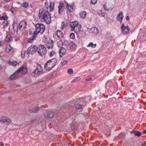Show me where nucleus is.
I'll list each match as a JSON object with an SVG mask.
<instances>
[{"instance_id": "33", "label": "nucleus", "mask_w": 146, "mask_h": 146, "mask_svg": "<svg viewBox=\"0 0 146 146\" xmlns=\"http://www.w3.org/2000/svg\"><path fill=\"white\" fill-rule=\"evenodd\" d=\"M96 44H93V43L92 42H90L88 45V46L90 47L91 46L92 48H94L96 47Z\"/></svg>"}, {"instance_id": "49", "label": "nucleus", "mask_w": 146, "mask_h": 146, "mask_svg": "<svg viewBox=\"0 0 146 146\" xmlns=\"http://www.w3.org/2000/svg\"><path fill=\"white\" fill-rule=\"evenodd\" d=\"M142 146H146V141L142 144Z\"/></svg>"}, {"instance_id": "26", "label": "nucleus", "mask_w": 146, "mask_h": 146, "mask_svg": "<svg viewBox=\"0 0 146 146\" xmlns=\"http://www.w3.org/2000/svg\"><path fill=\"white\" fill-rule=\"evenodd\" d=\"M12 39V38L10 35H7L6 37L5 40L6 42H9Z\"/></svg>"}, {"instance_id": "51", "label": "nucleus", "mask_w": 146, "mask_h": 146, "mask_svg": "<svg viewBox=\"0 0 146 146\" xmlns=\"http://www.w3.org/2000/svg\"><path fill=\"white\" fill-rule=\"evenodd\" d=\"M0 145H1V146H4L3 143L2 142L0 143Z\"/></svg>"}, {"instance_id": "21", "label": "nucleus", "mask_w": 146, "mask_h": 146, "mask_svg": "<svg viewBox=\"0 0 146 146\" xmlns=\"http://www.w3.org/2000/svg\"><path fill=\"white\" fill-rule=\"evenodd\" d=\"M21 56L23 58H28L29 56L27 52L25 50H23L22 51Z\"/></svg>"}, {"instance_id": "19", "label": "nucleus", "mask_w": 146, "mask_h": 146, "mask_svg": "<svg viewBox=\"0 0 146 146\" xmlns=\"http://www.w3.org/2000/svg\"><path fill=\"white\" fill-rule=\"evenodd\" d=\"M66 52V50L63 47H62L60 49L59 51L60 57L62 58L63 55H64Z\"/></svg>"}, {"instance_id": "44", "label": "nucleus", "mask_w": 146, "mask_h": 146, "mask_svg": "<svg viewBox=\"0 0 146 146\" xmlns=\"http://www.w3.org/2000/svg\"><path fill=\"white\" fill-rule=\"evenodd\" d=\"M11 11L12 12V13H13V14L15 13L14 12V9L13 8H11Z\"/></svg>"}, {"instance_id": "38", "label": "nucleus", "mask_w": 146, "mask_h": 146, "mask_svg": "<svg viewBox=\"0 0 146 146\" xmlns=\"http://www.w3.org/2000/svg\"><path fill=\"white\" fill-rule=\"evenodd\" d=\"M68 62L67 60H65L63 61V62H61V65L63 66L64 65L66 64Z\"/></svg>"}, {"instance_id": "15", "label": "nucleus", "mask_w": 146, "mask_h": 146, "mask_svg": "<svg viewBox=\"0 0 146 146\" xmlns=\"http://www.w3.org/2000/svg\"><path fill=\"white\" fill-rule=\"evenodd\" d=\"M19 76V74L16 71L10 76L9 78L10 80H13L18 78Z\"/></svg>"}, {"instance_id": "1", "label": "nucleus", "mask_w": 146, "mask_h": 146, "mask_svg": "<svg viewBox=\"0 0 146 146\" xmlns=\"http://www.w3.org/2000/svg\"><path fill=\"white\" fill-rule=\"evenodd\" d=\"M39 16L40 19L44 20L48 24H50L51 22V16L47 11L40 9L39 11Z\"/></svg>"}, {"instance_id": "61", "label": "nucleus", "mask_w": 146, "mask_h": 146, "mask_svg": "<svg viewBox=\"0 0 146 146\" xmlns=\"http://www.w3.org/2000/svg\"><path fill=\"white\" fill-rule=\"evenodd\" d=\"M99 12H101H101H102V11H99Z\"/></svg>"}, {"instance_id": "31", "label": "nucleus", "mask_w": 146, "mask_h": 146, "mask_svg": "<svg viewBox=\"0 0 146 146\" xmlns=\"http://www.w3.org/2000/svg\"><path fill=\"white\" fill-rule=\"evenodd\" d=\"M48 39L47 38L46 36H44L42 38V41L45 43L48 41Z\"/></svg>"}, {"instance_id": "18", "label": "nucleus", "mask_w": 146, "mask_h": 146, "mask_svg": "<svg viewBox=\"0 0 146 146\" xmlns=\"http://www.w3.org/2000/svg\"><path fill=\"white\" fill-rule=\"evenodd\" d=\"M26 23L24 21H21L19 23V28L21 30H23L26 26Z\"/></svg>"}, {"instance_id": "45", "label": "nucleus", "mask_w": 146, "mask_h": 146, "mask_svg": "<svg viewBox=\"0 0 146 146\" xmlns=\"http://www.w3.org/2000/svg\"><path fill=\"white\" fill-rule=\"evenodd\" d=\"M45 6L47 9H48V3L46 2L45 3Z\"/></svg>"}, {"instance_id": "25", "label": "nucleus", "mask_w": 146, "mask_h": 146, "mask_svg": "<svg viewBox=\"0 0 146 146\" xmlns=\"http://www.w3.org/2000/svg\"><path fill=\"white\" fill-rule=\"evenodd\" d=\"M56 34L57 35L58 37V36L59 38H61L62 37L63 34L59 30H57L56 31Z\"/></svg>"}, {"instance_id": "30", "label": "nucleus", "mask_w": 146, "mask_h": 146, "mask_svg": "<svg viewBox=\"0 0 146 146\" xmlns=\"http://www.w3.org/2000/svg\"><path fill=\"white\" fill-rule=\"evenodd\" d=\"M70 47V48H72L75 46V44L72 41H71L69 43Z\"/></svg>"}, {"instance_id": "10", "label": "nucleus", "mask_w": 146, "mask_h": 146, "mask_svg": "<svg viewBox=\"0 0 146 146\" xmlns=\"http://www.w3.org/2000/svg\"><path fill=\"white\" fill-rule=\"evenodd\" d=\"M18 73L19 74H24L26 73L27 72V69L26 67L25 66H22L20 69H18L17 71Z\"/></svg>"}, {"instance_id": "17", "label": "nucleus", "mask_w": 146, "mask_h": 146, "mask_svg": "<svg viewBox=\"0 0 146 146\" xmlns=\"http://www.w3.org/2000/svg\"><path fill=\"white\" fill-rule=\"evenodd\" d=\"M46 46L48 48H52L53 46V42L52 40L50 38H49L48 41L45 43Z\"/></svg>"}, {"instance_id": "52", "label": "nucleus", "mask_w": 146, "mask_h": 146, "mask_svg": "<svg viewBox=\"0 0 146 146\" xmlns=\"http://www.w3.org/2000/svg\"><path fill=\"white\" fill-rule=\"evenodd\" d=\"M79 78V77H78V78H76V80H73L72 81V82H73V81H75V80H77V79H78V78Z\"/></svg>"}, {"instance_id": "6", "label": "nucleus", "mask_w": 146, "mask_h": 146, "mask_svg": "<svg viewBox=\"0 0 146 146\" xmlns=\"http://www.w3.org/2000/svg\"><path fill=\"white\" fill-rule=\"evenodd\" d=\"M29 32L30 35H34L32 36V38L28 40V42H31L36 37V35L38 33L36 29H35L33 28L31 29L29 31Z\"/></svg>"}, {"instance_id": "43", "label": "nucleus", "mask_w": 146, "mask_h": 146, "mask_svg": "<svg viewBox=\"0 0 146 146\" xmlns=\"http://www.w3.org/2000/svg\"><path fill=\"white\" fill-rule=\"evenodd\" d=\"M104 7L105 10H108V9H107L106 5L104 4Z\"/></svg>"}, {"instance_id": "7", "label": "nucleus", "mask_w": 146, "mask_h": 146, "mask_svg": "<svg viewBox=\"0 0 146 146\" xmlns=\"http://www.w3.org/2000/svg\"><path fill=\"white\" fill-rule=\"evenodd\" d=\"M80 99H77V103L75 104V107L77 109H80L82 108L84 106V102L83 101H81Z\"/></svg>"}, {"instance_id": "12", "label": "nucleus", "mask_w": 146, "mask_h": 146, "mask_svg": "<svg viewBox=\"0 0 146 146\" xmlns=\"http://www.w3.org/2000/svg\"><path fill=\"white\" fill-rule=\"evenodd\" d=\"M44 115L45 117L52 118L54 116V113L52 111H47L45 112Z\"/></svg>"}, {"instance_id": "50", "label": "nucleus", "mask_w": 146, "mask_h": 146, "mask_svg": "<svg viewBox=\"0 0 146 146\" xmlns=\"http://www.w3.org/2000/svg\"><path fill=\"white\" fill-rule=\"evenodd\" d=\"M7 23V22L4 21V22H3V25L4 26H5L6 25Z\"/></svg>"}, {"instance_id": "60", "label": "nucleus", "mask_w": 146, "mask_h": 146, "mask_svg": "<svg viewBox=\"0 0 146 146\" xmlns=\"http://www.w3.org/2000/svg\"><path fill=\"white\" fill-rule=\"evenodd\" d=\"M114 7V6H113V8L111 9H112Z\"/></svg>"}, {"instance_id": "5", "label": "nucleus", "mask_w": 146, "mask_h": 146, "mask_svg": "<svg viewBox=\"0 0 146 146\" xmlns=\"http://www.w3.org/2000/svg\"><path fill=\"white\" fill-rule=\"evenodd\" d=\"M38 52L39 54L42 56H44L46 54V48L43 45H40L37 48Z\"/></svg>"}, {"instance_id": "24", "label": "nucleus", "mask_w": 146, "mask_h": 146, "mask_svg": "<svg viewBox=\"0 0 146 146\" xmlns=\"http://www.w3.org/2000/svg\"><path fill=\"white\" fill-rule=\"evenodd\" d=\"M54 2H51L50 3L49 6L50 11H52L54 10Z\"/></svg>"}, {"instance_id": "16", "label": "nucleus", "mask_w": 146, "mask_h": 146, "mask_svg": "<svg viewBox=\"0 0 146 146\" xmlns=\"http://www.w3.org/2000/svg\"><path fill=\"white\" fill-rule=\"evenodd\" d=\"M0 122H7L8 123H11V120L7 117H2L0 118Z\"/></svg>"}, {"instance_id": "8", "label": "nucleus", "mask_w": 146, "mask_h": 146, "mask_svg": "<svg viewBox=\"0 0 146 146\" xmlns=\"http://www.w3.org/2000/svg\"><path fill=\"white\" fill-rule=\"evenodd\" d=\"M37 49L36 47L33 45H31L28 49L27 50L29 53L30 54H34Z\"/></svg>"}, {"instance_id": "34", "label": "nucleus", "mask_w": 146, "mask_h": 146, "mask_svg": "<svg viewBox=\"0 0 146 146\" xmlns=\"http://www.w3.org/2000/svg\"><path fill=\"white\" fill-rule=\"evenodd\" d=\"M6 49L7 51L9 52L11 49V46L9 45H7L6 48Z\"/></svg>"}, {"instance_id": "41", "label": "nucleus", "mask_w": 146, "mask_h": 146, "mask_svg": "<svg viewBox=\"0 0 146 146\" xmlns=\"http://www.w3.org/2000/svg\"><path fill=\"white\" fill-rule=\"evenodd\" d=\"M70 37L71 38L73 39L75 38V35L74 33H71L70 34Z\"/></svg>"}, {"instance_id": "28", "label": "nucleus", "mask_w": 146, "mask_h": 146, "mask_svg": "<svg viewBox=\"0 0 146 146\" xmlns=\"http://www.w3.org/2000/svg\"><path fill=\"white\" fill-rule=\"evenodd\" d=\"M132 132H133L134 134L137 136L138 137H140L141 136V133L138 131H132Z\"/></svg>"}, {"instance_id": "29", "label": "nucleus", "mask_w": 146, "mask_h": 146, "mask_svg": "<svg viewBox=\"0 0 146 146\" xmlns=\"http://www.w3.org/2000/svg\"><path fill=\"white\" fill-rule=\"evenodd\" d=\"M39 107H36L33 109V111H30V113H36L39 110Z\"/></svg>"}, {"instance_id": "36", "label": "nucleus", "mask_w": 146, "mask_h": 146, "mask_svg": "<svg viewBox=\"0 0 146 146\" xmlns=\"http://www.w3.org/2000/svg\"><path fill=\"white\" fill-rule=\"evenodd\" d=\"M29 4L27 2H23V7L25 8L27 7L28 6Z\"/></svg>"}, {"instance_id": "53", "label": "nucleus", "mask_w": 146, "mask_h": 146, "mask_svg": "<svg viewBox=\"0 0 146 146\" xmlns=\"http://www.w3.org/2000/svg\"><path fill=\"white\" fill-rule=\"evenodd\" d=\"M143 133L144 134L146 133V129L145 130L143 131Z\"/></svg>"}, {"instance_id": "14", "label": "nucleus", "mask_w": 146, "mask_h": 146, "mask_svg": "<svg viewBox=\"0 0 146 146\" xmlns=\"http://www.w3.org/2000/svg\"><path fill=\"white\" fill-rule=\"evenodd\" d=\"M74 3L72 2L71 4H67L66 6L68 11L69 12H71L74 10Z\"/></svg>"}, {"instance_id": "13", "label": "nucleus", "mask_w": 146, "mask_h": 146, "mask_svg": "<svg viewBox=\"0 0 146 146\" xmlns=\"http://www.w3.org/2000/svg\"><path fill=\"white\" fill-rule=\"evenodd\" d=\"M58 13L60 14H62L64 12V6L63 3H60L59 4L58 7Z\"/></svg>"}, {"instance_id": "35", "label": "nucleus", "mask_w": 146, "mask_h": 146, "mask_svg": "<svg viewBox=\"0 0 146 146\" xmlns=\"http://www.w3.org/2000/svg\"><path fill=\"white\" fill-rule=\"evenodd\" d=\"M53 37L56 40H59L61 38H59L58 36H58L56 34H54L53 35Z\"/></svg>"}, {"instance_id": "22", "label": "nucleus", "mask_w": 146, "mask_h": 146, "mask_svg": "<svg viewBox=\"0 0 146 146\" xmlns=\"http://www.w3.org/2000/svg\"><path fill=\"white\" fill-rule=\"evenodd\" d=\"M86 12L84 11H81L80 14V17L82 19L86 17Z\"/></svg>"}, {"instance_id": "39", "label": "nucleus", "mask_w": 146, "mask_h": 146, "mask_svg": "<svg viewBox=\"0 0 146 146\" xmlns=\"http://www.w3.org/2000/svg\"><path fill=\"white\" fill-rule=\"evenodd\" d=\"M68 73L69 74H72L73 73V70L72 69H70L68 70Z\"/></svg>"}, {"instance_id": "9", "label": "nucleus", "mask_w": 146, "mask_h": 146, "mask_svg": "<svg viewBox=\"0 0 146 146\" xmlns=\"http://www.w3.org/2000/svg\"><path fill=\"white\" fill-rule=\"evenodd\" d=\"M122 30V32L124 34H126L128 33L129 29L128 26H125L124 24L123 23L121 27Z\"/></svg>"}, {"instance_id": "4", "label": "nucleus", "mask_w": 146, "mask_h": 146, "mask_svg": "<svg viewBox=\"0 0 146 146\" xmlns=\"http://www.w3.org/2000/svg\"><path fill=\"white\" fill-rule=\"evenodd\" d=\"M35 27L37 33H40L41 34L44 31L45 29V26L42 24H36Z\"/></svg>"}, {"instance_id": "46", "label": "nucleus", "mask_w": 146, "mask_h": 146, "mask_svg": "<svg viewBox=\"0 0 146 146\" xmlns=\"http://www.w3.org/2000/svg\"><path fill=\"white\" fill-rule=\"evenodd\" d=\"M33 109H34V108H30L29 109V111L30 112V111H33Z\"/></svg>"}, {"instance_id": "55", "label": "nucleus", "mask_w": 146, "mask_h": 146, "mask_svg": "<svg viewBox=\"0 0 146 146\" xmlns=\"http://www.w3.org/2000/svg\"><path fill=\"white\" fill-rule=\"evenodd\" d=\"M102 16H104L105 15V13H103L102 14Z\"/></svg>"}, {"instance_id": "2", "label": "nucleus", "mask_w": 146, "mask_h": 146, "mask_svg": "<svg viewBox=\"0 0 146 146\" xmlns=\"http://www.w3.org/2000/svg\"><path fill=\"white\" fill-rule=\"evenodd\" d=\"M57 60L56 58L49 60L45 64L44 68L46 70H49L52 69L56 65Z\"/></svg>"}, {"instance_id": "23", "label": "nucleus", "mask_w": 146, "mask_h": 146, "mask_svg": "<svg viewBox=\"0 0 146 146\" xmlns=\"http://www.w3.org/2000/svg\"><path fill=\"white\" fill-rule=\"evenodd\" d=\"M91 30L92 32L95 34H97L99 32L98 29L96 27H92L91 29Z\"/></svg>"}, {"instance_id": "40", "label": "nucleus", "mask_w": 146, "mask_h": 146, "mask_svg": "<svg viewBox=\"0 0 146 146\" xmlns=\"http://www.w3.org/2000/svg\"><path fill=\"white\" fill-rule=\"evenodd\" d=\"M55 53V51H52L50 52L49 56H50V57H52L54 54Z\"/></svg>"}, {"instance_id": "57", "label": "nucleus", "mask_w": 146, "mask_h": 146, "mask_svg": "<svg viewBox=\"0 0 146 146\" xmlns=\"http://www.w3.org/2000/svg\"><path fill=\"white\" fill-rule=\"evenodd\" d=\"M2 44V42L1 41H0V46H1V44Z\"/></svg>"}, {"instance_id": "58", "label": "nucleus", "mask_w": 146, "mask_h": 146, "mask_svg": "<svg viewBox=\"0 0 146 146\" xmlns=\"http://www.w3.org/2000/svg\"><path fill=\"white\" fill-rule=\"evenodd\" d=\"M2 68V67H1V66L0 65V69H1Z\"/></svg>"}, {"instance_id": "59", "label": "nucleus", "mask_w": 146, "mask_h": 146, "mask_svg": "<svg viewBox=\"0 0 146 146\" xmlns=\"http://www.w3.org/2000/svg\"><path fill=\"white\" fill-rule=\"evenodd\" d=\"M71 128H72V129H74V127H72Z\"/></svg>"}, {"instance_id": "20", "label": "nucleus", "mask_w": 146, "mask_h": 146, "mask_svg": "<svg viewBox=\"0 0 146 146\" xmlns=\"http://www.w3.org/2000/svg\"><path fill=\"white\" fill-rule=\"evenodd\" d=\"M123 17V13L121 12L117 15V19L121 23L122 22Z\"/></svg>"}, {"instance_id": "3", "label": "nucleus", "mask_w": 146, "mask_h": 146, "mask_svg": "<svg viewBox=\"0 0 146 146\" xmlns=\"http://www.w3.org/2000/svg\"><path fill=\"white\" fill-rule=\"evenodd\" d=\"M70 26L72 31H74L76 33L79 32L81 29V28L78 26V23L77 21L71 22Z\"/></svg>"}, {"instance_id": "56", "label": "nucleus", "mask_w": 146, "mask_h": 146, "mask_svg": "<svg viewBox=\"0 0 146 146\" xmlns=\"http://www.w3.org/2000/svg\"><path fill=\"white\" fill-rule=\"evenodd\" d=\"M7 2H9L10 0H5Z\"/></svg>"}, {"instance_id": "27", "label": "nucleus", "mask_w": 146, "mask_h": 146, "mask_svg": "<svg viewBox=\"0 0 146 146\" xmlns=\"http://www.w3.org/2000/svg\"><path fill=\"white\" fill-rule=\"evenodd\" d=\"M8 62L10 65L13 66H15L17 64V62L16 61H9Z\"/></svg>"}, {"instance_id": "37", "label": "nucleus", "mask_w": 146, "mask_h": 146, "mask_svg": "<svg viewBox=\"0 0 146 146\" xmlns=\"http://www.w3.org/2000/svg\"><path fill=\"white\" fill-rule=\"evenodd\" d=\"M7 16H4L0 17L1 20L3 19L4 20H6L7 19Z\"/></svg>"}, {"instance_id": "48", "label": "nucleus", "mask_w": 146, "mask_h": 146, "mask_svg": "<svg viewBox=\"0 0 146 146\" xmlns=\"http://www.w3.org/2000/svg\"><path fill=\"white\" fill-rule=\"evenodd\" d=\"M92 79V78H89L88 79H86V81H89L90 80H91Z\"/></svg>"}, {"instance_id": "32", "label": "nucleus", "mask_w": 146, "mask_h": 146, "mask_svg": "<svg viewBox=\"0 0 146 146\" xmlns=\"http://www.w3.org/2000/svg\"><path fill=\"white\" fill-rule=\"evenodd\" d=\"M64 28H65V23L64 22H62L61 23V25L60 26V29L61 30H62Z\"/></svg>"}, {"instance_id": "54", "label": "nucleus", "mask_w": 146, "mask_h": 146, "mask_svg": "<svg viewBox=\"0 0 146 146\" xmlns=\"http://www.w3.org/2000/svg\"><path fill=\"white\" fill-rule=\"evenodd\" d=\"M129 17L128 16H127L126 18V19L127 20H129Z\"/></svg>"}, {"instance_id": "11", "label": "nucleus", "mask_w": 146, "mask_h": 146, "mask_svg": "<svg viewBox=\"0 0 146 146\" xmlns=\"http://www.w3.org/2000/svg\"><path fill=\"white\" fill-rule=\"evenodd\" d=\"M42 71V68L41 66L39 64H37L36 68L35 70L33 72V73L35 74H38L41 72Z\"/></svg>"}, {"instance_id": "42", "label": "nucleus", "mask_w": 146, "mask_h": 146, "mask_svg": "<svg viewBox=\"0 0 146 146\" xmlns=\"http://www.w3.org/2000/svg\"><path fill=\"white\" fill-rule=\"evenodd\" d=\"M97 2V0H91V2L94 5Z\"/></svg>"}, {"instance_id": "47", "label": "nucleus", "mask_w": 146, "mask_h": 146, "mask_svg": "<svg viewBox=\"0 0 146 146\" xmlns=\"http://www.w3.org/2000/svg\"><path fill=\"white\" fill-rule=\"evenodd\" d=\"M106 35L107 36H109L110 35V33L109 32H107L106 33Z\"/></svg>"}]
</instances>
